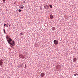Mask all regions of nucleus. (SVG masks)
Returning <instances> with one entry per match:
<instances>
[{"instance_id":"obj_11","label":"nucleus","mask_w":78,"mask_h":78,"mask_svg":"<svg viewBox=\"0 0 78 78\" xmlns=\"http://www.w3.org/2000/svg\"><path fill=\"white\" fill-rule=\"evenodd\" d=\"M20 8H21L22 9H23V8H24V6H23V5H21L20 6Z\"/></svg>"},{"instance_id":"obj_17","label":"nucleus","mask_w":78,"mask_h":78,"mask_svg":"<svg viewBox=\"0 0 78 78\" xmlns=\"http://www.w3.org/2000/svg\"><path fill=\"white\" fill-rule=\"evenodd\" d=\"M5 0H3V1L4 2H5Z\"/></svg>"},{"instance_id":"obj_2","label":"nucleus","mask_w":78,"mask_h":78,"mask_svg":"<svg viewBox=\"0 0 78 78\" xmlns=\"http://www.w3.org/2000/svg\"><path fill=\"white\" fill-rule=\"evenodd\" d=\"M6 38L7 40V41L8 43H9V40L11 38L9 37V36L7 35L6 36Z\"/></svg>"},{"instance_id":"obj_22","label":"nucleus","mask_w":78,"mask_h":78,"mask_svg":"<svg viewBox=\"0 0 78 78\" xmlns=\"http://www.w3.org/2000/svg\"><path fill=\"white\" fill-rule=\"evenodd\" d=\"M25 68H26V64H25Z\"/></svg>"},{"instance_id":"obj_23","label":"nucleus","mask_w":78,"mask_h":78,"mask_svg":"<svg viewBox=\"0 0 78 78\" xmlns=\"http://www.w3.org/2000/svg\"><path fill=\"white\" fill-rule=\"evenodd\" d=\"M76 75H77L78 76V74L76 73Z\"/></svg>"},{"instance_id":"obj_3","label":"nucleus","mask_w":78,"mask_h":78,"mask_svg":"<svg viewBox=\"0 0 78 78\" xmlns=\"http://www.w3.org/2000/svg\"><path fill=\"white\" fill-rule=\"evenodd\" d=\"M49 7L48 5H44V8L45 9H48L49 8Z\"/></svg>"},{"instance_id":"obj_10","label":"nucleus","mask_w":78,"mask_h":78,"mask_svg":"<svg viewBox=\"0 0 78 78\" xmlns=\"http://www.w3.org/2000/svg\"><path fill=\"white\" fill-rule=\"evenodd\" d=\"M50 17L51 19H53L54 18V17L52 15H50Z\"/></svg>"},{"instance_id":"obj_9","label":"nucleus","mask_w":78,"mask_h":78,"mask_svg":"<svg viewBox=\"0 0 78 78\" xmlns=\"http://www.w3.org/2000/svg\"><path fill=\"white\" fill-rule=\"evenodd\" d=\"M51 30L52 31H55V30H56V28H55V27H53L52 28Z\"/></svg>"},{"instance_id":"obj_5","label":"nucleus","mask_w":78,"mask_h":78,"mask_svg":"<svg viewBox=\"0 0 78 78\" xmlns=\"http://www.w3.org/2000/svg\"><path fill=\"white\" fill-rule=\"evenodd\" d=\"M53 42L54 43V44H55V45H58V40H55Z\"/></svg>"},{"instance_id":"obj_1","label":"nucleus","mask_w":78,"mask_h":78,"mask_svg":"<svg viewBox=\"0 0 78 78\" xmlns=\"http://www.w3.org/2000/svg\"><path fill=\"white\" fill-rule=\"evenodd\" d=\"M9 43H8L10 45V46L11 47L13 48V46H14V45H15V41H12V39L10 38L9 40Z\"/></svg>"},{"instance_id":"obj_7","label":"nucleus","mask_w":78,"mask_h":78,"mask_svg":"<svg viewBox=\"0 0 78 78\" xmlns=\"http://www.w3.org/2000/svg\"><path fill=\"white\" fill-rule=\"evenodd\" d=\"M76 60H77V59H76V58H74L73 59V62H76Z\"/></svg>"},{"instance_id":"obj_19","label":"nucleus","mask_w":78,"mask_h":78,"mask_svg":"<svg viewBox=\"0 0 78 78\" xmlns=\"http://www.w3.org/2000/svg\"><path fill=\"white\" fill-rule=\"evenodd\" d=\"M74 75L75 76H76V74H74Z\"/></svg>"},{"instance_id":"obj_6","label":"nucleus","mask_w":78,"mask_h":78,"mask_svg":"<svg viewBox=\"0 0 78 78\" xmlns=\"http://www.w3.org/2000/svg\"><path fill=\"white\" fill-rule=\"evenodd\" d=\"M45 75V73H42L41 74L40 76L41 77H44Z\"/></svg>"},{"instance_id":"obj_21","label":"nucleus","mask_w":78,"mask_h":78,"mask_svg":"<svg viewBox=\"0 0 78 78\" xmlns=\"http://www.w3.org/2000/svg\"><path fill=\"white\" fill-rule=\"evenodd\" d=\"M23 3H25V2L23 1Z\"/></svg>"},{"instance_id":"obj_15","label":"nucleus","mask_w":78,"mask_h":78,"mask_svg":"<svg viewBox=\"0 0 78 78\" xmlns=\"http://www.w3.org/2000/svg\"><path fill=\"white\" fill-rule=\"evenodd\" d=\"M22 10H21V9H19V12H21V11H22Z\"/></svg>"},{"instance_id":"obj_18","label":"nucleus","mask_w":78,"mask_h":78,"mask_svg":"<svg viewBox=\"0 0 78 78\" xmlns=\"http://www.w3.org/2000/svg\"><path fill=\"white\" fill-rule=\"evenodd\" d=\"M5 25L6 26V24H4V27H5Z\"/></svg>"},{"instance_id":"obj_4","label":"nucleus","mask_w":78,"mask_h":78,"mask_svg":"<svg viewBox=\"0 0 78 78\" xmlns=\"http://www.w3.org/2000/svg\"><path fill=\"white\" fill-rule=\"evenodd\" d=\"M3 60L2 59H1L0 60V66H2L3 64Z\"/></svg>"},{"instance_id":"obj_12","label":"nucleus","mask_w":78,"mask_h":78,"mask_svg":"<svg viewBox=\"0 0 78 78\" xmlns=\"http://www.w3.org/2000/svg\"><path fill=\"white\" fill-rule=\"evenodd\" d=\"M50 7V8L51 9V8H52L53 6H52V5H49Z\"/></svg>"},{"instance_id":"obj_16","label":"nucleus","mask_w":78,"mask_h":78,"mask_svg":"<svg viewBox=\"0 0 78 78\" xmlns=\"http://www.w3.org/2000/svg\"><path fill=\"white\" fill-rule=\"evenodd\" d=\"M6 27H8V24H6Z\"/></svg>"},{"instance_id":"obj_24","label":"nucleus","mask_w":78,"mask_h":78,"mask_svg":"<svg viewBox=\"0 0 78 78\" xmlns=\"http://www.w3.org/2000/svg\"><path fill=\"white\" fill-rule=\"evenodd\" d=\"M10 25H11L10 24L9 25V27H11V26H10Z\"/></svg>"},{"instance_id":"obj_13","label":"nucleus","mask_w":78,"mask_h":78,"mask_svg":"<svg viewBox=\"0 0 78 78\" xmlns=\"http://www.w3.org/2000/svg\"><path fill=\"white\" fill-rule=\"evenodd\" d=\"M3 31H4V34H6V32H5V30L3 29Z\"/></svg>"},{"instance_id":"obj_20","label":"nucleus","mask_w":78,"mask_h":78,"mask_svg":"<svg viewBox=\"0 0 78 78\" xmlns=\"http://www.w3.org/2000/svg\"><path fill=\"white\" fill-rule=\"evenodd\" d=\"M14 5H16V2H15L14 3Z\"/></svg>"},{"instance_id":"obj_14","label":"nucleus","mask_w":78,"mask_h":78,"mask_svg":"<svg viewBox=\"0 0 78 78\" xmlns=\"http://www.w3.org/2000/svg\"><path fill=\"white\" fill-rule=\"evenodd\" d=\"M20 34L21 36H22L23 35V33L22 32Z\"/></svg>"},{"instance_id":"obj_8","label":"nucleus","mask_w":78,"mask_h":78,"mask_svg":"<svg viewBox=\"0 0 78 78\" xmlns=\"http://www.w3.org/2000/svg\"><path fill=\"white\" fill-rule=\"evenodd\" d=\"M22 56L23 55H19V57H20V58H22V59H23V58H25V57L23 56Z\"/></svg>"}]
</instances>
